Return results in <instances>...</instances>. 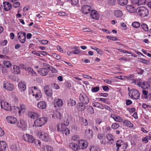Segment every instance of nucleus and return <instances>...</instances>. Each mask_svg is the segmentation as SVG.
<instances>
[{
	"mask_svg": "<svg viewBox=\"0 0 151 151\" xmlns=\"http://www.w3.org/2000/svg\"><path fill=\"white\" fill-rule=\"evenodd\" d=\"M66 126H64L63 127H62V130L61 132L63 134H65L66 135H67L70 133V131L68 128L66 127Z\"/></svg>",
	"mask_w": 151,
	"mask_h": 151,
	"instance_id": "obj_33",
	"label": "nucleus"
},
{
	"mask_svg": "<svg viewBox=\"0 0 151 151\" xmlns=\"http://www.w3.org/2000/svg\"><path fill=\"white\" fill-rule=\"evenodd\" d=\"M106 37V38L110 40L113 41H117L118 40L117 38L116 37H112L109 36H107Z\"/></svg>",
	"mask_w": 151,
	"mask_h": 151,
	"instance_id": "obj_58",
	"label": "nucleus"
},
{
	"mask_svg": "<svg viewBox=\"0 0 151 151\" xmlns=\"http://www.w3.org/2000/svg\"><path fill=\"white\" fill-rule=\"evenodd\" d=\"M84 104V103L80 102L77 104V108L79 111H82L84 110L86 108V106Z\"/></svg>",
	"mask_w": 151,
	"mask_h": 151,
	"instance_id": "obj_25",
	"label": "nucleus"
},
{
	"mask_svg": "<svg viewBox=\"0 0 151 151\" xmlns=\"http://www.w3.org/2000/svg\"><path fill=\"white\" fill-rule=\"evenodd\" d=\"M108 3L110 5H114L115 4V0H109Z\"/></svg>",
	"mask_w": 151,
	"mask_h": 151,
	"instance_id": "obj_62",
	"label": "nucleus"
},
{
	"mask_svg": "<svg viewBox=\"0 0 151 151\" xmlns=\"http://www.w3.org/2000/svg\"><path fill=\"white\" fill-rule=\"evenodd\" d=\"M141 27L145 31H147L148 30V28L147 25L143 23L141 25Z\"/></svg>",
	"mask_w": 151,
	"mask_h": 151,
	"instance_id": "obj_53",
	"label": "nucleus"
},
{
	"mask_svg": "<svg viewBox=\"0 0 151 151\" xmlns=\"http://www.w3.org/2000/svg\"><path fill=\"white\" fill-rule=\"evenodd\" d=\"M19 115L20 116L25 112L26 107V106L23 104H21L19 105Z\"/></svg>",
	"mask_w": 151,
	"mask_h": 151,
	"instance_id": "obj_21",
	"label": "nucleus"
},
{
	"mask_svg": "<svg viewBox=\"0 0 151 151\" xmlns=\"http://www.w3.org/2000/svg\"><path fill=\"white\" fill-rule=\"evenodd\" d=\"M1 106L2 109L7 111H10L12 107L9 103L4 101H1Z\"/></svg>",
	"mask_w": 151,
	"mask_h": 151,
	"instance_id": "obj_8",
	"label": "nucleus"
},
{
	"mask_svg": "<svg viewBox=\"0 0 151 151\" xmlns=\"http://www.w3.org/2000/svg\"><path fill=\"white\" fill-rule=\"evenodd\" d=\"M47 122L46 117H40L36 119L34 122V125L37 127H41L45 124Z\"/></svg>",
	"mask_w": 151,
	"mask_h": 151,
	"instance_id": "obj_5",
	"label": "nucleus"
},
{
	"mask_svg": "<svg viewBox=\"0 0 151 151\" xmlns=\"http://www.w3.org/2000/svg\"><path fill=\"white\" fill-rule=\"evenodd\" d=\"M19 107L14 106H12L10 111H13L15 114L18 113L19 114Z\"/></svg>",
	"mask_w": 151,
	"mask_h": 151,
	"instance_id": "obj_37",
	"label": "nucleus"
},
{
	"mask_svg": "<svg viewBox=\"0 0 151 151\" xmlns=\"http://www.w3.org/2000/svg\"><path fill=\"white\" fill-rule=\"evenodd\" d=\"M90 151H101L99 147L98 146H92L90 148Z\"/></svg>",
	"mask_w": 151,
	"mask_h": 151,
	"instance_id": "obj_46",
	"label": "nucleus"
},
{
	"mask_svg": "<svg viewBox=\"0 0 151 151\" xmlns=\"http://www.w3.org/2000/svg\"><path fill=\"white\" fill-rule=\"evenodd\" d=\"M69 147L73 151H77L80 149L78 145L73 142L70 144Z\"/></svg>",
	"mask_w": 151,
	"mask_h": 151,
	"instance_id": "obj_24",
	"label": "nucleus"
},
{
	"mask_svg": "<svg viewBox=\"0 0 151 151\" xmlns=\"http://www.w3.org/2000/svg\"><path fill=\"white\" fill-rule=\"evenodd\" d=\"M29 116L31 118H36L39 116V115L38 113L34 112H30L28 114Z\"/></svg>",
	"mask_w": 151,
	"mask_h": 151,
	"instance_id": "obj_36",
	"label": "nucleus"
},
{
	"mask_svg": "<svg viewBox=\"0 0 151 151\" xmlns=\"http://www.w3.org/2000/svg\"><path fill=\"white\" fill-rule=\"evenodd\" d=\"M99 90V86H96L92 88L91 91L93 92H96L98 91Z\"/></svg>",
	"mask_w": 151,
	"mask_h": 151,
	"instance_id": "obj_57",
	"label": "nucleus"
},
{
	"mask_svg": "<svg viewBox=\"0 0 151 151\" xmlns=\"http://www.w3.org/2000/svg\"><path fill=\"white\" fill-rule=\"evenodd\" d=\"M119 4L120 5L124 6L127 4L128 2L127 0H118Z\"/></svg>",
	"mask_w": 151,
	"mask_h": 151,
	"instance_id": "obj_45",
	"label": "nucleus"
},
{
	"mask_svg": "<svg viewBox=\"0 0 151 151\" xmlns=\"http://www.w3.org/2000/svg\"><path fill=\"white\" fill-rule=\"evenodd\" d=\"M23 138L26 141L31 143L33 142L35 140L32 135L27 134L23 135Z\"/></svg>",
	"mask_w": 151,
	"mask_h": 151,
	"instance_id": "obj_11",
	"label": "nucleus"
},
{
	"mask_svg": "<svg viewBox=\"0 0 151 151\" xmlns=\"http://www.w3.org/2000/svg\"><path fill=\"white\" fill-rule=\"evenodd\" d=\"M44 92L47 96L51 97L52 95V91L48 85H45L44 87Z\"/></svg>",
	"mask_w": 151,
	"mask_h": 151,
	"instance_id": "obj_13",
	"label": "nucleus"
},
{
	"mask_svg": "<svg viewBox=\"0 0 151 151\" xmlns=\"http://www.w3.org/2000/svg\"><path fill=\"white\" fill-rule=\"evenodd\" d=\"M72 120V117L70 115L66 114L65 115V119L63 124L65 126H68L69 124V122Z\"/></svg>",
	"mask_w": 151,
	"mask_h": 151,
	"instance_id": "obj_15",
	"label": "nucleus"
},
{
	"mask_svg": "<svg viewBox=\"0 0 151 151\" xmlns=\"http://www.w3.org/2000/svg\"><path fill=\"white\" fill-rule=\"evenodd\" d=\"M44 68H40L38 73L42 76H46L49 72L50 65L46 63H43Z\"/></svg>",
	"mask_w": 151,
	"mask_h": 151,
	"instance_id": "obj_4",
	"label": "nucleus"
},
{
	"mask_svg": "<svg viewBox=\"0 0 151 151\" xmlns=\"http://www.w3.org/2000/svg\"><path fill=\"white\" fill-rule=\"evenodd\" d=\"M38 135L40 139L44 141L48 142L50 140L48 134L44 132H38Z\"/></svg>",
	"mask_w": 151,
	"mask_h": 151,
	"instance_id": "obj_6",
	"label": "nucleus"
},
{
	"mask_svg": "<svg viewBox=\"0 0 151 151\" xmlns=\"http://www.w3.org/2000/svg\"><path fill=\"white\" fill-rule=\"evenodd\" d=\"M0 68H2L1 71L2 73L4 74H6L7 73V69L1 64H0Z\"/></svg>",
	"mask_w": 151,
	"mask_h": 151,
	"instance_id": "obj_48",
	"label": "nucleus"
},
{
	"mask_svg": "<svg viewBox=\"0 0 151 151\" xmlns=\"http://www.w3.org/2000/svg\"><path fill=\"white\" fill-rule=\"evenodd\" d=\"M91 9V7L89 6H83L82 7L81 11L83 14H86L89 13Z\"/></svg>",
	"mask_w": 151,
	"mask_h": 151,
	"instance_id": "obj_19",
	"label": "nucleus"
},
{
	"mask_svg": "<svg viewBox=\"0 0 151 151\" xmlns=\"http://www.w3.org/2000/svg\"><path fill=\"white\" fill-rule=\"evenodd\" d=\"M3 64L7 68L11 67L12 65L10 61L7 60H4Z\"/></svg>",
	"mask_w": 151,
	"mask_h": 151,
	"instance_id": "obj_42",
	"label": "nucleus"
},
{
	"mask_svg": "<svg viewBox=\"0 0 151 151\" xmlns=\"http://www.w3.org/2000/svg\"><path fill=\"white\" fill-rule=\"evenodd\" d=\"M37 106L40 109H44L46 107V104L45 101H41L37 104Z\"/></svg>",
	"mask_w": 151,
	"mask_h": 151,
	"instance_id": "obj_30",
	"label": "nucleus"
},
{
	"mask_svg": "<svg viewBox=\"0 0 151 151\" xmlns=\"http://www.w3.org/2000/svg\"><path fill=\"white\" fill-rule=\"evenodd\" d=\"M140 26V24L139 22H133V27L135 28H138Z\"/></svg>",
	"mask_w": 151,
	"mask_h": 151,
	"instance_id": "obj_51",
	"label": "nucleus"
},
{
	"mask_svg": "<svg viewBox=\"0 0 151 151\" xmlns=\"http://www.w3.org/2000/svg\"><path fill=\"white\" fill-rule=\"evenodd\" d=\"M80 52L79 50H76V51H68L67 52V55L68 56H70L72 54H78Z\"/></svg>",
	"mask_w": 151,
	"mask_h": 151,
	"instance_id": "obj_49",
	"label": "nucleus"
},
{
	"mask_svg": "<svg viewBox=\"0 0 151 151\" xmlns=\"http://www.w3.org/2000/svg\"><path fill=\"white\" fill-rule=\"evenodd\" d=\"M114 15L116 17H120L122 16L123 13L122 11L120 10H117L115 11Z\"/></svg>",
	"mask_w": 151,
	"mask_h": 151,
	"instance_id": "obj_39",
	"label": "nucleus"
},
{
	"mask_svg": "<svg viewBox=\"0 0 151 151\" xmlns=\"http://www.w3.org/2000/svg\"><path fill=\"white\" fill-rule=\"evenodd\" d=\"M18 38L22 43H24L26 41V34L23 32H19L17 33Z\"/></svg>",
	"mask_w": 151,
	"mask_h": 151,
	"instance_id": "obj_7",
	"label": "nucleus"
},
{
	"mask_svg": "<svg viewBox=\"0 0 151 151\" xmlns=\"http://www.w3.org/2000/svg\"><path fill=\"white\" fill-rule=\"evenodd\" d=\"M2 6H3L4 9L6 11H8L12 8V5L11 4L8 2H4Z\"/></svg>",
	"mask_w": 151,
	"mask_h": 151,
	"instance_id": "obj_20",
	"label": "nucleus"
},
{
	"mask_svg": "<svg viewBox=\"0 0 151 151\" xmlns=\"http://www.w3.org/2000/svg\"><path fill=\"white\" fill-rule=\"evenodd\" d=\"M52 116L54 118H56L60 120L62 118V116L60 112L58 111H56L52 115Z\"/></svg>",
	"mask_w": 151,
	"mask_h": 151,
	"instance_id": "obj_34",
	"label": "nucleus"
},
{
	"mask_svg": "<svg viewBox=\"0 0 151 151\" xmlns=\"http://www.w3.org/2000/svg\"><path fill=\"white\" fill-rule=\"evenodd\" d=\"M107 98H97V99L99 101H101L104 103L109 104V103L106 101Z\"/></svg>",
	"mask_w": 151,
	"mask_h": 151,
	"instance_id": "obj_54",
	"label": "nucleus"
},
{
	"mask_svg": "<svg viewBox=\"0 0 151 151\" xmlns=\"http://www.w3.org/2000/svg\"><path fill=\"white\" fill-rule=\"evenodd\" d=\"M26 70L27 71L29 75L32 76H37L36 73L35 72L32 68L29 67Z\"/></svg>",
	"mask_w": 151,
	"mask_h": 151,
	"instance_id": "obj_31",
	"label": "nucleus"
},
{
	"mask_svg": "<svg viewBox=\"0 0 151 151\" xmlns=\"http://www.w3.org/2000/svg\"><path fill=\"white\" fill-rule=\"evenodd\" d=\"M44 151H53L52 147L48 145H45L44 147Z\"/></svg>",
	"mask_w": 151,
	"mask_h": 151,
	"instance_id": "obj_47",
	"label": "nucleus"
},
{
	"mask_svg": "<svg viewBox=\"0 0 151 151\" xmlns=\"http://www.w3.org/2000/svg\"><path fill=\"white\" fill-rule=\"evenodd\" d=\"M96 123V124H100L102 122L101 119L100 118H97L95 120Z\"/></svg>",
	"mask_w": 151,
	"mask_h": 151,
	"instance_id": "obj_64",
	"label": "nucleus"
},
{
	"mask_svg": "<svg viewBox=\"0 0 151 151\" xmlns=\"http://www.w3.org/2000/svg\"><path fill=\"white\" fill-rule=\"evenodd\" d=\"M141 81H142L140 78L136 79H133V83H134L136 85L139 86H140Z\"/></svg>",
	"mask_w": 151,
	"mask_h": 151,
	"instance_id": "obj_43",
	"label": "nucleus"
},
{
	"mask_svg": "<svg viewBox=\"0 0 151 151\" xmlns=\"http://www.w3.org/2000/svg\"><path fill=\"white\" fill-rule=\"evenodd\" d=\"M79 139V137L77 135H73L72 138V139L73 141H77Z\"/></svg>",
	"mask_w": 151,
	"mask_h": 151,
	"instance_id": "obj_59",
	"label": "nucleus"
},
{
	"mask_svg": "<svg viewBox=\"0 0 151 151\" xmlns=\"http://www.w3.org/2000/svg\"><path fill=\"white\" fill-rule=\"evenodd\" d=\"M116 145L117 147V151H125L128 147L127 143L121 140L116 142Z\"/></svg>",
	"mask_w": 151,
	"mask_h": 151,
	"instance_id": "obj_3",
	"label": "nucleus"
},
{
	"mask_svg": "<svg viewBox=\"0 0 151 151\" xmlns=\"http://www.w3.org/2000/svg\"><path fill=\"white\" fill-rule=\"evenodd\" d=\"M133 13H136L142 17L147 16L148 14V11L145 8L143 7L134 8L133 6Z\"/></svg>",
	"mask_w": 151,
	"mask_h": 151,
	"instance_id": "obj_1",
	"label": "nucleus"
},
{
	"mask_svg": "<svg viewBox=\"0 0 151 151\" xmlns=\"http://www.w3.org/2000/svg\"><path fill=\"white\" fill-rule=\"evenodd\" d=\"M78 146L79 149H86L88 145L87 141L84 140H78Z\"/></svg>",
	"mask_w": 151,
	"mask_h": 151,
	"instance_id": "obj_12",
	"label": "nucleus"
},
{
	"mask_svg": "<svg viewBox=\"0 0 151 151\" xmlns=\"http://www.w3.org/2000/svg\"><path fill=\"white\" fill-rule=\"evenodd\" d=\"M7 147V145L5 142L0 141V151H5Z\"/></svg>",
	"mask_w": 151,
	"mask_h": 151,
	"instance_id": "obj_27",
	"label": "nucleus"
},
{
	"mask_svg": "<svg viewBox=\"0 0 151 151\" xmlns=\"http://www.w3.org/2000/svg\"><path fill=\"white\" fill-rule=\"evenodd\" d=\"M140 86L143 89H146L147 88L150 86L147 82H143L142 83H141Z\"/></svg>",
	"mask_w": 151,
	"mask_h": 151,
	"instance_id": "obj_38",
	"label": "nucleus"
},
{
	"mask_svg": "<svg viewBox=\"0 0 151 151\" xmlns=\"http://www.w3.org/2000/svg\"><path fill=\"white\" fill-rule=\"evenodd\" d=\"M140 96L138 90L133 89V99H136L139 98Z\"/></svg>",
	"mask_w": 151,
	"mask_h": 151,
	"instance_id": "obj_29",
	"label": "nucleus"
},
{
	"mask_svg": "<svg viewBox=\"0 0 151 151\" xmlns=\"http://www.w3.org/2000/svg\"><path fill=\"white\" fill-rule=\"evenodd\" d=\"M64 126L63 124H58L57 126V130L61 132L62 130V127H63Z\"/></svg>",
	"mask_w": 151,
	"mask_h": 151,
	"instance_id": "obj_52",
	"label": "nucleus"
},
{
	"mask_svg": "<svg viewBox=\"0 0 151 151\" xmlns=\"http://www.w3.org/2000/svg\"><path fill=\"white\" fill-rule=\"evenodd\" d=\"M127 10L129 12H132V5H128L126 7Z\"/></svg>",
	"mask_w": 151,
	"mask_h": 151,
	"instance_id": "obj_56",
	"label": "nucleus"
},
{
	"mask_svg": "<svg viewBox=\"0 0 151 151\" xmlns=\"http://www.w3.org/2000/svg\"><path fill=\"white\" fill-rule=\"evenodd\" d=\"M7 122L12 124H14L16 123L17 119L16 117L12 116H8L6 117Z\"/></svg>",
	"mask_w": 151,
	"mask_h": 151,
	"instance_id": "obj_18",
	"label": "nucleus"
},
{
	"mask_svg": "<svg viewBox=\"0 0 151 151\" xmlns=\"http://www.w3.org/2000/svg\"><path fill=\"white\" fill-rule=\"evenodd\" d=\"M29 94L30 95H32L37 100H38L42 97L41 91L36 86H34L33 88V87H31L29 89Z\"/></svg>",
	"mask_w": 151,
	"mask_h": 151,
	"instance_id": "obj_2",
	"label": "nucleus"
},
{
	"mask_svg": "<svg viewBox=\"0 0 151 151\" xmlns=\"http://www.w3.org/2000/svg\"><path fill=\"white\" fill-rule=\"evenodd\" d=\"M123 124L129 127H132V124L131 122L128 120H125L123 122Z\"/></svg>",
	"mask_w": 151,
	"mask_h": 151,
	"instance_id": "obj_41",
	"label": "nucleus"
},
{
	"mask_svg": "<svg viewBox=\"0 0 151 151\" xmlns=\"http://www.w3.org/2000/svg\"><path fill=\"white\" fill-rule=\"evenodd\" d=\"M76 104V101L72 99H70L68 101V105H70L71 106H75Z\"/></svg>",
	"mask_w": 151,
	"mask_h": 151,
	"instance_id": "obj_40",
	"label": "nucleus"
},
{
	"mask_svg": "<svg viewBox=\"0 0 151 151\" xmlns=\"http://www.w3.org/2000/svg\"><path fill=\"white\" fill-rule=\"evenodd\" d=\"M49 70H50L53 73H57V70L54 68L51 67L50 65Z\"/></svg>",
	"mask_w": 151,
	"mask_h": 151,
	"instance_id": "obj_61",
	"label": "nucleus"
},
{
	"mask_svg": "<svg viewBox=\"0 0 151 151\" xmlns=\"http://www.w3.org/2000/svg\"><path fill=\"white\" fill-rule=\"evenodd\" d=\"M146 0H133V5L134 8L137 7L136 6H138L140 5L144 4L146 2Z\"/></svg>",
	"mask_w": 151,
	"mask_h": 151,
	"instance_id": "obj_17",
	"label": "nucleus"
},
{
	"mask_svg": "<svg viewBox=\"0 0 151 151\" xmlns=\"http://www.w3.org/2000/svg\"><path fill=\"white\" fill-rule=\"evenodd\" d=\"M91 17L93 19L98 20L99 15L97 12L95 10H92L91 13Z\"/></svg>",
	"mask_w": 151,
	"mask_h": 151,
	"instance_id": "obj_22",
	"label": "nucleus"
},
{
	"mask_svg": "<svg viewBox=\"0 0 151 151\" xmlns=\"http://www.w3.org/2000/svg\"><path fill=\"white\" fill-rule=\"evenodd\" d=\"M13 68L12 70L13 71L14 74H19L20 70L19 67L16 65H13Z\"/></svg>",
	"mask_w": 151,
	"mask_h": 151,
	"instance_id": "obj_32",
	"label": "nucleus"
},
{
	"mask_svg": "<svg viewBox=\"0 0 151 151\" xmlns=\"http://www.w3.org/2000/svg\"><path fill=\"white\" fill-rule=\"evenodd\" d=\"M85 133L86 135L89 138H91L92 137V131L90 129L86 130L85 131Z\"/></svg>",
	"mask_w": 151,
	"mask_h": 151,
	"instance_id": "obj_44",
	"label": "nucleus"
},
{
	"mask_svg": "<svg viewBox=\"0 0 151 151\" xmlns=\"http://www.w3.org/2000/svg\"><path fill=\"white\" fill-rule=\"evenodd\" d=\"M18 87L19 90L21 92H24L26 88V85L24 82L22 81L18 84Z\"/></svg>",
	"mask_w": 151,
	"mask_h": 151,
	"instance_id": "obj_23",
	"label": "nucleus"
},
{
	"mask_svg": "<svg viewBox=\"0 0 151 151\" xmlns=\"http://www.w3.org/2000/svg\"><path fill=\"white\" fill-rule=\"evenodd\" d=\"M97 138L100 140L105 139V137L103 134H99L97 136Z\"/></svg>",
	"mask_w": 151,
	"mask_h": 151,
	"instance_id": "obj_60",
	"label": "nucleus"
},
{
	"mask_svg": "<svg viewBox=\"0 0 151 151\" xmlns=\"http://www.w3.org/2000/svg\"><path fill=\"white\" fill-rule=\"evenodd\" d=\"M18 127L24 130L26 129L27 127V123L23 120H20L18 122Z\"/></svg>",
	"mask_w": 151,
	"mask_h": 151,
	"instance_id": "obj_14",
	"label": "nucleus"
},
{
	"mask_svg": "<svg viewBox=\"0 0 151 151\" xmlns=\"http://www.w3.org/2000/svg\"><path fill=\"white\" fill-rule=\"evenodd\" d=\"M111 117L117 122H121L123 120V119L120 116L114 114H111Z\"/></svg>",
	"mask_w": 151,
	"mask_h": 151,
	"instance_id": "obj_28",
	"label": "nucleus"
},
{
	"mask_svg": "<svg viewBox=\"0 0 151 151\" xmlns=\"http://www.w3.org/2000/svg\"><path fill=\"white\" fill-rule=\"evenodd\" d=\"M79 100L82 103L87 104L89 102L88 98L84 94H81L79 98Z\"/></svg>",
	"mask_w": 151,
	"mask_h": 151,
	"instance_id": "obj_10",
	"label": "nucleus"
},
{
	"mask_svg": "<svg viewBox=\"0 0 151 151\" xmlns=\"http://www.w3.org/2000/svg\"><path fill=\"white\" fill-rule=\"evenodd\" d=\"M119 124L114 123L111 125V128L114 129H116L119 128Z\"/></svg>",
	"mask_w": 151,
	"mask_h": 151,
	"instance_id": "obj_50",
	"label": "nucleus"
},
{
	"mask_svg": "<svg viewBox=\"0 0 151 151\" xmlns=\"http://www.w3.org/2000/svg\"><path fill=\"white\" fill-rule=\"evenodd\" d=\"M87 110L91 114H93L94 113V109L92 106H89Z\"/></svg>",
	"mask_w": 151,
	"mask_h": 151,
	"instance_id": "obj_55",
	"label": "nucleus"
},
{
	"mask_svg": "<svg viewBox=\"0 0 151 151\" xmlns=\"http://www.w3.org/2000/svg\"><path fill=\"white\" fill-rule=\"evenodd\" d=\"M63 102L61 99L58 98H55L54 99V105L55 107H61L63 106Z\"/></svg>",
	"mask_w": 151,
	"mask_h": 151,
	"instance_id": "obj_16",
	"label": "nucleus"
},
{
	"mask_svg": "<svg viewBox=\"0 0 151 151\" xmlns=\"http://www.w3.org/2000/svg\"><path fill=\"white\" fill-rule=\"evenodd\" d=\"M3 88L9 91H13L14 88V86L13 84L4 81L3 83Z\"/></svg>",
	"mask_w": 151,
	"mask_h": 151,
	"instance_id": "obj_9",
	"label": "nucleus"
},
{
	"mask_svg": "<svg viewBox=\"0 0 151 151\" xmlns=\"http://www.w3.org/2000/svg\"><path fill=\"white\" fill-rule=\"evenodd\" d=\"M92 104L93 106L95 107L101 109H104L103 105L99 102H95L93 103Z\"/></svg>",
	"mask_w": 151,
	"mask_h": 151,
	"instance_id": "obj_35",
	"label": "nucleus"
},
{
	"mask_svg": "<svg viewBox=\"0 0 151 151\" xmlns=\"http://www.w3.org/2000/svg\"><path fill=\"white\" fill-rule=\"evenodd\" d=\"M106 137L108 140V143L110 144H113L114 142V137L111 134H108L106 135Z\"/></svg>",
	"mask_w": 151,
	"mask_h": 151,
	"instance_id": "obj_26",
	"label": "nucleus"
},
{
	"mask_svg": "<svg viewBox=\"0 0 151 151\" xmlns=\"http://www.w3.org/2000/svg\"><path fill=\"white\" fill-rule=\"evenodd\" d=\"M139 61L145 64H147L148 63V61L147 60L142 58H139Z\"/></svg>",
	"mask_w": 151,
	"mask_h": 151,
	"instance_id": "obj_63",
	"label": "nucleus"
}]
</instances>
